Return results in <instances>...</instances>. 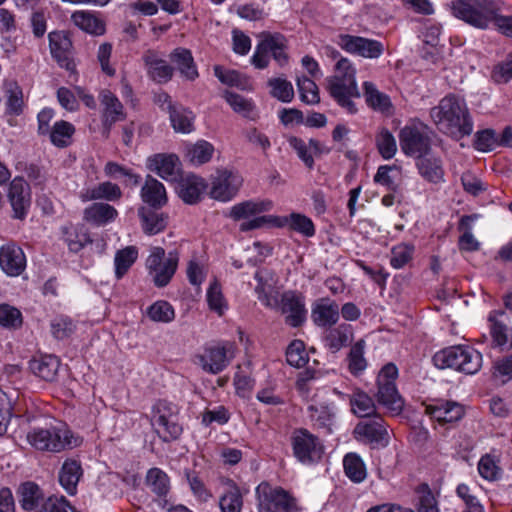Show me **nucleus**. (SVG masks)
Returning <instances> with one entry per match:
<instances>
[{"label":"nucleus","mask_w":512,"mask_h":512,"mask_svg":"<svg viewBox=\"0 0 512 512\" xmlns=\"http://www.w3.org/2000/svg\"><path fill=\"white\" fill-rule=\"evenodd\" d=\"M430 117L437 129L460 140L473 132V120L464 98L449 94L430 110Z\"/></svg>","instance_id":"obj_1"},{"label":"nucleus","mask_w":512,"mask_h":512,"mask_svg":"<svg viewBox=\"0 0 512 512\" xmlns=\"http://www.w3.org/2000/svg\"><path fill=\"white\" fill-rule=\"evenodd\" d=\"M327 81L331 97L349 113H356L357 108L352 99L359 98L360 92L351 62L347 58H341L336 63V74Z\"/></svg>","instance_id":"obj_2"},{"label":"nucleus","mask_w":512,"mask_h":512,"mask_svg":"<svg viewBox=\"0 0 512 512\" xmlns=\"http://www.w3.org/2000/svg\"><path fill=\"white\" fill-rule=\"evenodd\" d=\"M434 365L439 369H453L467 375L476 374L482 367V354L476 349L457 345L438 351L433 356Z\"/></svg>","instance_id":"obj_3"},{"label":"nucleus","mask_w":512,"mask_h":512,"mask_svg":"<svg viewBox=\"0 0 512 512\" xmlns=\"http://www.w3.org/2000/svg\"><path fill=\"white\" fill-rule=\"evenodd\" d=\"M450 8L453 16L478 29L488 28L500 11V5L493 0H454Z\"/></svg>","instance_id":"obj_4"},{"label":"nucleus","mask_w":512,"mask_h":512,"mask_svg":"<svg viewBox=\"0 0 512 512\" xmlns=\"http://www.w3.org/2000/svg\"><path fill=\"white\" fill-rule=\"evenodd\" d=\"M397 377L398 368L393 363L386 364L377 376L376 400L392 416L401 414L405 405L396 387Z\"/></svg>","instance_id":"obj_5"},{"label":"nucleus","mask_w":512,"mask_h":512,"mask_svg":"<svg viewBox=\"0 0 512 512\" xmlns=\"http://www.w3.org/2000/svg\"><path fill=\"white\" fill-rule=\"evenodd\" d=\"M258 512H299L297 499L280 486L261 482L255 490Z\"/></svg>","instance_id":"obj_6"},{"label":"nucleus","mask_w":512,"mask_h":512,"mask_svg":"<svg viewBox=\"0 0 512 512\" xmlns=\"http://www.w3.org/2000/svg\"><path fill=\"white\" fill-rule=\"evenodd\" d=\"M27 440L35 449L49 452H60L77 445L72 441L71 432L63 425L35 428L27 434Z\"/></svg>","instance_id":"obj_7"},{"label":"nucleus","mask_w":512,"mask_h":512,"mask_svg":"<svg viewBox=\"0 0 512 512\" xmlns=\"http://www.w3.org/2000/svg\"><path fill=\"white\" fill-rule=\"evenodd\" d=\"M179 262V253L172 250L165 254L162 247H154L146 260V267L156 287L167 286L174 276Z\"/></svg>","instance_id":"obj_8"},{"label":"nucleus","mask_w":512,"mask_h":512,"mask_svg":"<svg viewBox=\"0 0 512 512\" xmlns=\"http://www.w3.org/2000/svg\"><path fill=\"white\" fill-rule=\"evenodd\" d=\"M266 223H271L277 227H289L306 237H312L315 234V227L310 218L300 213H291L288 216H260L240 224V231L246 232L262 227Z\"/></svg>","instance_id":"obj_9"},{"label":"nucleus","mask_w":512,"mask_h":512,"mask_svg":"<svg viewBox=\"0 0 512 512\" xmlns=\"http://www.w3.org/2000/svg\"><path fill=\"white\" fill-rule=\"evenodd\" d=\"M151 424L157 435L164 441L176 440L182 433L176 412L166 402H159L154 407Z\"/></svg>","instance_id":"obj_10"},{"label":"nucleus","mask_w":512,"mask_h":512,"mask_svg":"<svg viewBox=\"0 0 512 512\" xmlns=\"http://www.w3.org/2000/svg\"><path fill=\"white\" fill-rule=\"evenodd\" d=\"M353 436L357 441L369 444L373 448H384L389 444V433L380 415L365 418L357 423Z\"/></svg>","instance_id":"obj_11"},{"label":"nucleus","mask_w":512,"mask_h":512,"mask_svg":"<svg viewBox=\"0 0 512 512\" xmlns=\"http://www.w3.org/2000/svg\"><path fill=\"white\" fill-rule=\"evenodd\" d=\"M400 147L407 156L420 158L431 147V139L426 126H405L399 134Z\"/></svg>","instance_id":"obj_12"},{"label":"nucleus","mask_w":512,"mask_h":512,"mask_svg":"<svg viewBox=\"0 0 512 512\" xmlns=\"http://www.w3.org/2000/svg\"><path fill=\"white\" fill-rule=\"evenodd\" d=\"M294 456L303 464H312L321 459L323 445L319 439L306 429H298L292 436Z\"/></svg>","instance_id":"obj_13"},{"label":"nucleus","mask_w":512,"mask_h":512,"mask_svg":"<svg viewBox=\"0 0 512 512\" xmlns=\"http://www.w3.org/2000/svg\"><path fill=\"white\" fill-rule=\"evenodd\" d=\"M337 43L346 52L368 59H377L384 52L382 42L361 36L341 34Z\"/></svg>","instance_id":"obj_14"},{"label":"nucleus","mask_w":512,"mask_h":512,"mask_svg":"<svg viewBox=\"0 0 512 512\" xmlns=\"http://www.w3.org/2000/svg\"><path fill=\"white\" fill-rule=\"evenodd\" d=\"M491 344L500 351L512 349V328L508 325V316L504 310H493L488 315Z\"/></svg>","instance_id":"obj_15"},{"label":"nucleus","mask_w":512,"mask_h":512,"mask_svg":"<svg viewBox=\"0 0 512 512\" xmlns=\"http://www.w3.org/2000/svg\"><path fill=\"white\" fill-rule=\"evenodd\" d=\"M233 347V343L223 342L206 348L199 357L203 370L212 374L223 371L233 356Z\"/></svg>","instance_id":"obj_16"},{"label":"nucleus","mask_w":512,"mask_h":512,"mask_svg":"<svg viewBox=\"0 0 512 512\" xmlns=\"http://www.w3.org/2000/svg\"><path fill=\"white\" fill-rule=\"evenodd\" d=\"M279 307L281 313L285 316L286 324L292 327L301 326L307 316L305 308V298L302 294L295 291H286L280 297Z\"/></svg>","instance_id":"obj_17"},{"label":"nucleus","mask_w":512,"mask_h":512,"mask_svg":"<svg viewBox=\"0 0 512 512\" xmlns=\"http://www.w3.org/2000/svg\"><path fill=\"white\" fill-rule=\"evenodd\" d=\"M48 38L52 57L60 67L73 72L75 70L72 52L73 45L68 33L65 31H53L49 33Z\"/></svg>","instance_id":"obj_18"},{"label":"nucleus","mask_w":512,"mask_h":512,"mask_svg":"<svg viewBox=\"0 0 512 512\" xmlns=\"http://www.w3.org/2000/svg\"><path fill=\"white\" fill-rule=\"evenodd\" d=\"M242 182L241 176L236 173L228 170L217 171L212 180L210 195L219 201H229L237 194Z\"/></svg>","instance_id":"obj_19"},{"label":"nucleus","mask_w":512,"mask_h":512,"mask_svg":"<svg viewBox=\"0 0 512 512\" xmlns=\"http://www.w3.org/2000/svg\"><path fill=\"white\" fill-rule=\"evenodd\" d=\"M8 199L12 206L14 218L24 219L31 204L29 184L22 177H15L8 190Z\"/></svg>","instance_id":"obj_20"},{"label":"nucleus","mask_w":512,"mask_h":512,"mask_svg":"<svg viewBox=\"0 0 512 512\" xmlns=\"http://www.w3.org/2000/svg\"><path fill=\"white\" fill-rule=\"evenodd\" d=\"M100 103L103 106L102 111V135L108 138L111 127L119 121H123L126 117L124 108L119 99L110 91L104 90L100 95Z\"/></svg>","instance_id":"obj_21"},{"label":"nucleus","mask_w":512,"mask_h":512,"mask_svg":"<svg viewBox=\"0 0 512 512\" xmlns=\"http://www.w3.org/2000/svg\"><path fill=\"white\" fill-rule=\"evenodd\" d=\"M0 266L9 276L20 275L26 267L23 250L13 243L3 245L0 248Z\"/></svg>","instance_id":"obj_22"},{"label":"nucleus","mask_w":512,"mask_h":512,"mask_svg":"<svg viewBox=\"0 0 512 512\" xmlns=\"http://www.w3.org/2000/svg\"><path fill=\"white\" fill-rule=\"evenodd\" d=\"M142 59L147 73L153 81L166 83L172 78L174 68L161 58L157 51L151 49L145 51Z\"/></svg>","instance_id":"obj_23"},{"label":"nucleus","mask_w":512,"mask_h":512,"mask_svg":"<svg viewBox=\"0 0 512 512\" xmlns=\"http://www.w3.org/2000/svg\"><path fill=\"white\" fill-rule=\"evenodd\" d=\"M311 318L319 327L333 326L339 319L338 304L329 298L317 300L312 307Z\"/></svg>","instance_id":"obj_24"},{"label":"nucleus","mask_w":512,"mask_h":512,"mask_svg":"<svg viewBox=\"0 0 512 512\" xmlns=\"http://www.w3.org/2000/svg\"><path fill=\"white\" fill-rule=\"evenodd\" d=\"M148 166L167 181H175L180 174V162L174 154H156L149 158Z\"/></svg>","instance_id":"obj_25"},{"label":"nucleus","mask_w":512,"mask_h":512,"mask_svg":"<svg viewBox=\"0 0 512 512\" xmlns=\"http://www.w3.org/2000/svg\"><path fill=\"white\" fill-rule=\"evenodd\" d=\"M426 414L438 422L452 423L460 420L464 415L463 406L452 401H440L426 407Z\"/></svg>","instance_id":"obj_26"},{"label":"nucleus","mask_w":512,"mask_h":512,"mask_svg":"<svg viewBox=\"0 0 512 512\" xmlns=\"http://www.w3.org/2000/svg\"><path fill=\"white\" fill-rule=\"evenodd\" d=\"M83 475L81 463L75 459H66L59 471V483L69 495L77 493V485Z\"/></svg>","instance_id":"obj_27"},{"label":"nucleus","mask_w":512,"mask_h":512,"mask_svg":"<svg viewBox=\"0 0 512 512\" xmlns=\"http://www.w3.org/2000/svg\"><path fill=\"white\" fill-rule=\"evenodd\" d=\"M170 60L186 80L194 81L198 77L197 67L189 49L182 47L174 49L170 54Z\"/></svg>","instance_id":"obj_28"},{"label":"nucleus","mask_w":512,"mask_h":512,"mask_svg":"<svg viewBox=\"0 0 512 512\" xmlns=\"http://www.w3.org/2000/svg\"><path fill=\"white\" fill-rule=\"evenodd\" d=\"M273 204L270 200H248L234 205L228 216L235 221L247 219L262 212L271 210Z\"/></svg>","instance_id":"obj_29"},{"label":"nucleus","mask_w":512,"mask_h":512,"mask_svg":"<svg viewBox=\"0 0 512 512\" xmlns=\"http://www.w3.org/2000/svg\"><path fill=\"white\" fill-rule=\"evenodd\" d=\"M30 370L45 381H54L57 378L60 360L54 355H44L34 358L29 363Z\"/></svg>","instance_id":"obj_30"},{"label":"nucleus","mask_w":512,"mask_h":512,"mask_svg":"<svg viewBox=\"0 0 512 512\" xmlns=\"http://www.w3.org/2000/svg\"><path fill=\"white\" fill-rule=\"evenodd\" d=\"M71 20L75 26L88 34L101 36L106 32L105 22L91 12L76 11L71 15Z\"/></svg>","instance_id":"obj_31"},{"label":"nucleus","mask_w":512,"mask_h":512,"mask_svg":"<svg viewBox=\"0 0 512 512\" xmlns=\"http://www.w3.org/2000/svg\"><path fill=\"white\" fill-rule=\"evenodd\" d=\"M419 174L429 183L444 182L442 160L438 157H420L416 163Z\"/></svg>","instance_id":"obj_32"},{"label":"nucleus","mask_w":512,"mask_h":512,"mask_svg":"<svg viewBox=\"0 0 512 512\" xmlns=\"http://www.w3.org/2000/svg\"><path fill=\"white\" fill-rule=\"evenodd\" d=\"M142 228L145 234L155 235L162 232L168 224V216L145 207L138 210Z\"/></svg>","instance_id":"obj_33"},{"label":"nucleus","mask_w":512,"mask_h":512,"mask_svg":"<svg viewBox=\"0 0 512 512\" xmlns=\"http://www.w3.org/2000/svg\"><path fill=\"white\" fill-rule=\"evenodd\" d=\"M118 215L117 210L102 202L93 203L84 210V219L97 226H102L113 221Z\"/></svg>","instance_id":"obj_34"},{"label":"nucleus","mask_w":512,"mask_h":512,"mask_svg":"<svg viewBox=\"0 0 512 512\" xmlns=\"http://www.w3.org/2000/svg\"><path fill=\"white\" fill-rule=\"evenodd\" d=\"M142 200L152 207H161L167 202L164 185L157 179L147 176L141 190Z\"/></svg>","instance_id":"obj_35"},{"label":"nucleus","mask_w":512,"mask_h":512,"mask_svg":"<svg viewBox=\"0 0 512 512\" xmlns=\"http://www.w3.org/2000/svg\"><path fill=\"white\" fill-rule=\"evenodd\" d=\"M205 188L203 180L195 175L187 176L178 184V194L187 204H195Z\"/></svg>","instance_id":"obj_36"},{"label":"nucleus","mask_w":512,"mask_h":512,"mask_svg":"<svg viewBox=\"0 0 512 512\" xmlns=\"http://www.w3.org/2000/svg\"><path fill=\"white\" fill-rule=\"evenodd\" d=\"M145 483L152 493L167 503L166 496L170 491V479L163 470L156 467L149 469Z\"/></svg>","instance_id":"obj_37"},{"label":"nucleus","mask_w":512,"mask_h":512,"mask_svg":"<svg viewBox=\"0 0 512 512\" xmlns=\"http://www.w3.org/2000/svg\"><path fill=\"white\" fill-rule=\"evenodd\" d=\"M169 117L172 127L176 132L190 133L193 131L195 116L192 111L182 105H176L174 108H170Z\"/></svg>","instance_id":"obj_38"},{"label":"nucleus","mask_w":512,"mask_h":512,"mask_svg":"<svg viewBox=\"0 0 512 512\" xmlns=\"http://www.w3.org/2000/svg\"><path fill=\"white\" fill-rule=\"evenodd\" d=\"M122 195L121 189L117 184L111 182H103L98 186L86 190L82 193L81 198L84 201L105 199L108 201L118 200Z\"/></svg>","instance_id":"obj_39"},{"label":"nucleus","mask_w":512,"mask_h":512,"mask_svg":"<svg viewBox=\"0 0 512 512\" xmlns=\"http://www.w3.org/2000/svg\"><path fill=\"white\" fill-rule=\"evenodd\" d=\"M364 96L369 107L376 111L388 112L392 107L388 95L380 92L372 82L363 83Z\"/></svg>","instance_id":"obj_40"},{"label":"nucleus","mask_w":512,"mask_h":512,"mask_svg":"<svg viewBox=\"0 0 512 512\" xmlns=\"http://www.w3.org/2000/svg\"><path fill=\"white\" fill-rule=\"evenodd\" d=\"M350 405L355 415L360 418H370L378 415L374 400L363 391H356L350 398Z\"/></svg>","instance_id":"obj_41"},{"label":"nucleus","mask_w":512,"mask_h":512,"mask_svg":"<svg viewBox=\"0 0 512 512\" xmlns=\"http://www.w3.org/2000/svg\"><path fill=\"white\" fill-rule=\"evenodd\" d=\"M352 335L351 325L341 324L329 330L325 337L326 346L335 353L351 341Z\"/></svg>","instance_id":"obj_42"},{"label":"nucleus","mask_w":512,"mask_h":512,"mask_svg":"<svg viewBox=\"0 0 512 512\" xmlns=\"http://www.w3.org/2000/svg\"><path fill=\"white\" fill-rule=\"evenodd\" d=\"M20 505L24 510L31 511L39 508V502L43 499L40 487L33 482L23 483L18 491Z\"/></svg>","instance_id":"obj_43"},{"label":"nucleus","mask_w":512,"mask_h":512,"mask_svg":"<svg viewBox=\"0 0 512 512\" xmlns=\"http://www.w3.org/2000/svg\"><path fill=\"white\" fill-rule=\"evenodd\" d=\"M346 476L355 483L366 479L367 471L363 460L355 453H348L343 459Z\"/></svg>","instance_id":"obj_44"},{"label":"nucleus","mask_w":512,"mask_h":512,"mask_svg":"<svg viewBox=\"0 0 512 512\" xmlns=\"http://www.w3.org/2000/svg\"><path fill=\"white\" fill-rule=\"evenodd\" d=\"M74 132L75 128L70 122L60 120L55 122L48 135L53 145L64 148L70 144Z\"/></svg>","instance_id":"obj_45"},{"label":"nucleus","mask_w":512,"mask_h":512,"mask_svg":"<svg viewBox=\"0 0 512 512\" xmlns=\"http://www.w3.org/2000/svg\"><path fill=\"white\" fill-rule=\"evenodd\" d=\"M138 257V249L135 246H127L118 250L115 254V274L118 279L122 278Z\"/></svg>","instance_id":"obj_46"},{"label":"nucleus","mask_w":512,"mask_h":512,"mask_svg":"<svg viewBox=\"0 0 512 512\" xmlns=\"http://www.w3.org/2000/svg\"><path fill=\"white\" fill-rule=\"evenodd\" d=\"M309 417L311 421L319 428L330 431L333 424L335 413L327 404H316L308 407Z\"/></svg>","instance_id":"obj_47"},{"label":"nucleus","mask_w":512,"mask_h":512,"mask_svg":"<svg viewBox=\"0 0 512 512\" xmlns=\"http://www.w3.org/2000/svg\"><path fill=\"white\" fill-rule=\"evenodd\" d=\"M213 152L214 147L212 144L205 140H199L187 148L186 157L191 163L201 165L211 159Z\"/></svg>","instance_id":"obj_48"},{"label":"nucleus","mask_w":512,"mask_h":512,"mask_svg":"<svg viewBox=\"0 0 512 512\" xmlns=\"http://www.w3.org/2000/svg\"><path fill=\"white\" fill-rule=\"evenodd\" d=\"M146 314L153 322L169 323L175 318V311L172 305L164 300H159L150 305Z\"/></svg>","instance_id":"obj_49"},{"label":"nucleus","mask_w":512,"mask_h":512,"mask_svg":"<svg viewBox=\"0 0 512 512\" xmlns=\"http://www.w3.org/2000/svg\"><path fill=\"white\" fill-rule=\"evenodd\" d=\"M268 86L271 88L270 94L277 100L289 103L294 98V89L292 83L285 78H271L268 80Z\"/></svg>","instance_id":"obj_50"},{"label":"nucleus","mask_w":512,"mask_h":512,"mask_svg":"<svg viewBox=\"0 0 512 512\" xmlns=\"http://www.w3.org/2000/svg\"><path fill=\"white\" fill-rule=\"evenodd\" d=\"M224 98L236 113L241 114L243 117L254 119L255 106L252 101L229 91L225 92Z\"/></svg>","instance_id":"obj_51"},{"label":"nucleus","mask_w":512,"mask_h":512,"mask_svg":"<svg viewBox=\"0 0 512 512\" xmlns=\"http://www.w3.org/2000/svg\"><path fill=\"white\" fill-rule=\"evenodd\" d=\"M456 494L464 503L463 512H485L475 490L468 485L464 483L459 484L456 489Z\"/></svg>","instance_id":"obj_52"},{"label":"nucleus","mask_w":512,"mask_h":512,"mask_svg":"<svg viewBox=\"0 0 512 512\" xmlns=\"http://www.w3.org/2000/svg\"><path fill=\"white\" fill-rule=\"evenodd\" d=\"M297 87L300 98L309 105L318 104L320 102L319 90L316 83L306 76L297 77Z\"/></svg>","instance_id":"obj_53"},{"label":"nucleus","mask_w":512,"mask_h":512,"mask_svg":"<svg viewBox=\"0 0 512 512\" xmlns=\"http://www.w3.org/2000/svg\"><path fill=\"white\" fill-rule=\"evenodd\" d=\"M376 146L384 159H391L397 151L396 140L387 128H382L377 134Z\"/></svg>","instance_id":"obj_54"},{"label":"nucleus","mask_w":512,"mask_h":512,"mask_svg":"<svg viewBox=\"0 0 512 512\" xmlns=\"http://www.w3.org/2000/svg\"><path fill=\"white\" fill-rule=\"evenodd\" d=\"M23 322L19 309L9 304H0V325L8 329H18Z\"/></svg>","instance_id":"obj_55"},{"label":"nucleus","mask_w":512,"mask_h":512,"mask_svg":"<svg viewBox=\"0 0 512 512\" xmlns=\"http://www.w3.org/2000/svg\"><path fill=\"white\" fill-rule=\"evenodd\" d=\"M364 347L365 342L363 340H359L351 347L348 360L349 370L352 374L357 375L363 372L367 366L366 360L364 358Z\"/></svg>","instance_id":"obj_56"},{"label":"nucleus","mask_w":512,"mask_h":512,"mask_svg":"<svg viewBox=\"0 0 512 512\" xmlns=\"http://www.w3.org/2000/svg\"><path fill=\"white\" fill-rule=\"evenodd\" d=\"M287 363L293 367L300 368L307 363V354L305 352L304 342L294 340L290 343L286 350Z\"/></svg>","instance_id":"obj_57"},{"label":"nucleus","mask_w":512,"mask_h":512,"mask_svg":"<svg viewBox=\"0 0 512 512\" xmlns=\"http://www.w3.org/2000/svg\"><path fill=\"white\" fill-rule=\"evenodd\" d=\"M219 505L222 512H241L243 500L239 489L231 487L221 496Z\"/></svg>","instance_id":"obj_58"},{"label":"nucleus","mask_w":512,"mask_h":512,"mask_svg":"<svg viewBox=\"0 0 512 512\" xmlns=\"http://www.w3.org/2000/svg\"><path fill=\"white\" fill-rule=\"evenodd\" d=\"M399 175V169L395 165L380 166L374 176V181L380 185L386 186L389 190L396 191L398 184L396 177Z\"/></svg>","instance_id":"obj_59"},{"label":"nucleus","mask_w":512,"mask_h":512,"mask_svg":"<svg viewBox=\"0 0 512 512\" xmlns=\"http://www.w3.org/2000/svg\"><path fill=\"white\" fill-rule=\"evenodd\" d=\"M268 42L271 47L270 53L279 66H285L288 63V55L285 52L286 40L281 34L268 33Z\"/></svg>","instance_id":"obj_60"},{"label":"nucleus","mask_w":512,"mask_h":512,"mask_svg":"<svg viewBox=\"0 0 512 512\" xmlns=\"http://www.w3.org/2000/svg\"><path fill=\"white\" fill-rule=\"evenodd\" d=\"M263 39L256 46L255 52L251 58V63L258 69H264L269 64V53L271 47L268 42V33L263 32Z\"/></svg>","instance_id":"obj_61"},{"label":"nucleus","mask_w":512,"mask_h":512,"mask_svg":"<svg viewBox=\"0 0 512 512\" xmlns=\"http://www.w3.org/2000/svg\"><path fill=\"white\" fill-rule=\"evenodd\" d=\"M65 242L71 252L77 253L87 244H91L92 240L89 234L83 229H72L66 232Z\"/></svg>","instance_id":"obj_62"},{"label":"nucleus","mask_w":512,"mask_h":512,"mask_svg":"<svg viewBox=\"0 0 512 512\" xmlns=\"http://www.w3.org/2000/svg\"><path fill=\"white\" fill-rule=\"evenodd\" d=\"M498 135L493 129H485L476 133L474 146L477 150L488 152L498 147Z\"/></svg>","instance_id":"obj_63"},{"label":"nucleus","mask_w":512,"mask_h":512,"mask_svg":"<svg viewBox=\"0 0 512 512\" xmlns=\"http://www.w3.org/2000/svg\"><path fill=\"white\" fill-rule=\"evenodd\" d=\"M207 302L209 308L220 316L223 315L225 309L227 308L222 295L221 287L216 281L210 284V287L207 291Z\"/></svg>","instance_id":"obj_64"}]
</instances>
